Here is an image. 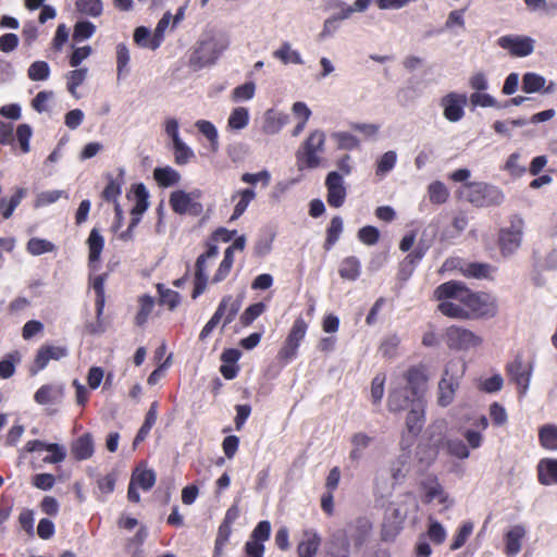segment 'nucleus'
Here are the masks:
<instances>
[{
	"label": "nucleus",
	"instance_id": "f257e3e1",
	"mask_svg": "<svg viewBox=\"0 0 557 557\" xmlns=\"http://www.w3.org/2000/svg\"><path fill=\"white\" fill-rule=\"evenodd\" d=\"M448 313L454 315V319L469 320L481 318H493L497 314L498 304L494 296L486 293H473L469 289L466 308H455L447 306Z\"/></svg>",
	"mask_w": 557,
	"mask_h": 557
},
{
	"label": "nucleus",
	"instance_id": "f03ea898",
	"mask_svg": "<svg viewBox=\"0 0 557 557\" xmlns=\"http://www.w3.org/2000/svg\"><path fill=\"white\" fill-rule=\"evenodd\" d=\"M466 368V362L460 358L450 359L445 364L437 386V404L441 407H447L454 401Z\"/></svg>",
	"mask_w": 557,
	"mask_h": 557
},
{
	"label": "nucleus",
	"instance_id": "7ed1b4c3",
	"mask_svg": "<svg viewBox=\"0 0 557 557\" xmlns=\"http://www.w3.org/2000/svg\"><path fill=\"white\" fill-rule=\"evenodd\" d=\"M325 133L321 129H313L296 152L297 166L299 170L315 169L321 164V153L325 147Z\"/></svg>",
	"mask_w": 557,
	"mask_h": 557
},
{
	"label": "nucleus",
	"instance_id": "20e7f679",
	"mask_svg": "<svg viewBox=\"0 0 557 557\" xmlns=\"http://www.w3.org/2000/svg\"><path fill=\"white\" fill-rule=\"evenodd\" d=\"M459 198L476 207L498 205L503 201V193L495 186L482 182L466 183L457 190Z\"/></svg>",
	"mask_w": 557,
	"mask_h": 557
},
{
	"label": "nucleus",
	"instance_id": "39448f33",
	"mask_svg": "<svg viewBox=\"0 0 557 557\" xmlns=\"http://www.w3.org/2000/svg\"><path fill=\"white\" fill-rule=\"evenodd\" d=\"M468 292L469 288L461 282L449 281L441 284L434 290V298L440 301L438 311L454 319V315L446 311L448 309L446 306L465 309Z\"/></svg>",
	"mask_w": 557,
	"mask_h": 557
},
{
	"label": "nucleus",
	"instance_id": "423d86ee",
	"mask_svg": "<svg viewBox=\"0 0 557 557\" xmlns=\"http://www.w3.org/2000/svg\"><path fill=\"white\" fill-rule=\"evenodd\" d=\"M228 41L224 37H211L201 41L190 57V64L196 69L212 65L227 49Z\"/></svg>",
	"mask_w": 557,
	"mask_h": 557
},
{
	"label": "nucleus",
	"instance_id": "0eeeda50",
	"mask_svg": "<svg viewBox=\"0 0 557 557\" xmlns=\"http://www.w3.org/2000/svg\"><path fill=\"white\" fill-rule=\"evenodd\" d=\"M444 341L449 349L468 351L483 345V337L462 326L451 325L444 332Z\"/></svg>",
	"mask_w": 557,
	"mask_h": 557
},
{
	"label": "nucleus",
	"instance_id": "6e6552de",
	"mask_svg": "<svg viewBox=\"0 0 557 557\" xmlns=\"http://www.w3.org/2000/svg\"><path fill=\"white\" fill-rule=\"evenodd\" d=\"M308 331V323L302 317L295 319L281 349L278 350L277 358L288 363L294 360L298 355V349L301 342L306 337Z\"/></svg>",
	"mask_w": 557,
	"mask_h": 557
},
{
	"label": "nucleus",
	"instance_id": "1a4fd4ad",
	"mask_svg": "<svg viewBox=\"0 0 557 557\" xmlns=\"http://www.w3.org/2000/svg\"><path fill=\"white\" fill-rule=\"evenodd\" d=\"M201 195L200 189L191 191L174 190L170 195L169 203L171 209L177 214L198 215L202 212V205L199 202Z\"/></svg>",
	"mask_w": 557,
	"mask_h": 557
},
{
	"label": "nucleus",
	"instance_id": "9d476101",
	"mask_svg": "<svg viewBox=\"0 0 557 557\" xmlns=\"http://www.w3.org/2000/svg\"><path fill=\"white\" fill-rule=\"evenodd\" d=\"M533 369V362L524 361L520 356H517L506 366L508 377L515 383L520 397H524L528 393Z\"/></svg>",
	"mask_w": 557,
	"mask_h": 557
},
{
	"label": "nucleus",
	"instance_id": "9b49d317",
	"mask_svg": "<svg viewBox=\"0 0 557 557\" xmlns=\"http://www.w3.org/2000/svg\"><path fill=\"white\" fill-rule=\"evenodd\" d=\"M462 423L471 422L472 428H460L459 432L466 440L470 449H479L484 441L483 432L488 428V420L484 414H471L461 419Z\"/></svg>",
	"mask_w": 557,
	"mask_h": 557
},
{
	"label": "nucleus",
	"instance_id": "f8f14e48",
	"mask_svg": "<svg viewBox=\"0 0 557 557\" xmlns=\"http://www.w3.org/2000/svg\"><path fill=\"white\" fill-rule=\"evenodd\" d=\"M219 255V248L216 245L209 244L208 249L205 253L200 255L196 262V273L194 282V290L191 297L196 299L206 289L208 283V263L214 261Z\"/></svg>",
	"mask_w": 557,
	"mask_h": 557
},
{
	"label": "nucleus",
	"instance_id": "ddd939ff",
	"mask_svg": "<svg viewBox=\"0 0 557 557\" xmlns=\"http://www.w3.org/2000/svg\"><path fill=\"white\" fill-rule=\"evenodd\" d=\"M156 483V473L151 469H147L144 465L138 466L132 473L131 482L127 491L129 502L139 503L140 495L138 490L147 492L153 487Z\"/></svg>",
	"mask_w": 557,
	"mask_h": 557
},
{
	"label": "nucleus",
	"instance_id": "4468645a",
	"mask_svg": "<svg viewBox=\"0 0 557 557\" xmlns=\"http://www.w3.org/2000/svg\"><path fill=\"white\" fill-rule=\"evenodd\" d=\"M498 46L507 50L516 58H525L533 53L535 40L532 37L523 35H506L497 40Z\"/></svg>",
	"mask_w": 557,
	"mask_h": 557
},
{
	"label": "nucleus",
	"instance_id": "2eb2a0df",
	"mask_svg": "<svg viewBox=\"0 0 557 557\" xmlns=\"http://www.w3.org/2000/svg\"><path fill=\"white\" fill-rule=\"evenodd\" d=\"M523 221L516 219L511 225L500 231L499 246L504 256L512 255L521 245Z\"/></svg>",
	"mask_w": 557,
	"mask_h": 557
},
{
	"label": "nucleus",
	"instance_id": "dca6fc26",
	"mask_svg": "<svg viewBox=\"0 0 557 557\" xmlns=\"http://www.w3.org/2000/svg\"><path fill=\"white\" fill-rule=\"evenodd\" d=\"M325 187L327 190L326 200L333 208H341L347 197V188L342 174L332 171L326 175Z\"/></svg>",
	"mask_w": 557,
	"mask_h": 557
},
{
	"label": "nucleus",
	"instance_id": "f3484780",
	"mask_svg": "<svg viewBox=\"0 0 557 557\" xmlns=\"http://www.w3.org/2000/svg\"><path fill=\"white\" fill-rule=\"evenodd\" d=\"M527 534V527L522 523L507 528L504 533V554L507 557H516L523 547Z\"/></svg>",
	"mask_w": 557,
	"mask_h": 557
},
{
	"label": "nucleus",
	"instance_id": "a211bd4d",
	"mask_svg": "<svg viewBox=\"0 0 557 557\" xmlns=\"http://www.w3.org/2000/svg\"><path fill=\"white\" fill-rule=\"evenodd\" d=\"M467 96L465 94L450 92L441 99L444 117L453 123L460 121L465 115Z\"/></svg>",
	"mask_w": 557,
	"mask_h": 557
},
{
	"label": "nucleus",
	"instance_id": "6ab92c4d",
	"mask_svg": "<svg viewBox=\"0 0 557 557\" xmlns=\"http://www.w3.org/2000/svg\"><path fill=\"white\" fill-rule=\"evenodd\" d=\"M67 355L69 350L65 346H41L36 354L32 367L29 368V372L30 374L35 375L39 371L44 370L50 360H60Z\"/></svg>",
	"mask_w": 557,
	"mask_h": 557
},
{
	"label": "nucleus",
	"instance_id": "aec40b11",
	"mask_svg": "<svg viewBox=\"0 0 557 557\" xmlns=\"http://www.w3.org/2000/svg\"><path fill=\"white\" fill-rule=\"evenodd\" d=\"M421 486L424 492L426 503L437 502L443 505L444 509H448L453 506L454 502L449 495L444 491L435 476H426L422 482Z\"/></svg>",
	"mask_w": 557,
	"mask_h": 557
},
{
	"label": "nucleus",
	"instance_id": "412c9836",
	"mask_svg": "<svg viewBox=\"0 0 557 557\" xmlns=\"http://www.w3.org/2000/svg\"><path fill=\"white\" fill-rule=\"evenodd\" d=\"M321 544L322 537L315 529H304L301 539L297 545L298 557H315Z\"/></svg>",
	"mask_w": 557,
	"mask_h": 557
},
{
	"label": "nucleus",
	"instance_id": "4be33fe9",
	"mask_svg": "<svg viewBox=\"0 0 557 557\" xmlns=\"http://www.w3.org/2000/svg\"><path fill=\"white\" fill-rule=\"evenodd\" d=\"M409 408L406 426L410 436L414 437L424 424L425 401L424 399L413 398Z\"/></svg>",
	"mask_w": 557,
	"mask_h": 557
},
{
	"label": "nucleus",
	"instance_id": "5701e85b",
	"mask_svg": "<svg viewBox=\"0 0 557 557\" xmlns=\"http://www.w3.org/2000/svg\"><path fill=\"white\" fill-rule=\"evenodd\" d=\"M537 482L544 486L557 485V458L545 457L536 465Z\"/></svg>",
	"mask_w": 557,
	"mask_h": 557
},
{
	"label": "nucleus",
	"instance_id": "b1692460",
	"mask_svg": "<svg viewBox=\"0 0 557 557\" xmlns=\"http://www.w3.org/2000/svg\"><path fill=\"white\" fill-rule=\"evenodd\" d=\"M428 376L422 367H413L406 373V386L413 395V398L423 399Z\"/></svg>",
	"mask_w": 557,
	"mask_h": 557
},
{
	"label": "nucleus",
	"instance_id": "393cba45",
	"mask_svg": "<svg viewBox=\"0 0 557 557\" xmlns=\"http://www.w3.org/2000/svg\"><path fill=\"white\" fill-rule=\"evenodd\" d=\"M288 115L275 109H268L263 114L262 132L275 135L288 123Z\"/></svg>",
	"mask_w": 557,
	"mask_h": 557
},
{
	"label": "nucleus",
	"instance_id": "a878e982",
	"mask_svg": "<svg viewBox=\"0 0 557 557\" xmlns=\"http://www.w3.org/2000/svg\"><path fill=\"white\" fill-rule=\"evenodd\" d=\"M89 250L88 262L94 270L99 268L101 252L104 247V238L97 228H92L87 238Z\"/></svg>",
	"mask_w": 557,
	"mask_h": 557
},
{
	"label": "nucleus",
	"instance_id": "bb28decb",
	"mask_svg": "<svg viewBox=\"0 0 557 557\" xmlns=\"http://www.w3.org/2000/svg\"><path fill=\"white\" fill-rule=\"evenodd\" d=\"M413 395L408 387H394L389 395L387 405L391 411L398 412L411 407Z\"/></svg>",
	"mask_w": 557,
	"mask_h": 557
},
{
	"label": "nucleus",
	"instance_id": "cd10ccee",
	"mask_svg": "<svg viewBox=\"0 0 557 557\" xmlns=\"http://www.w3.org/2000/svg\"><path fill=\"white\" fill-rule=\"evenodd\" d=\"M63 395L64 388L62 385L46 384L36 391L34 400L39 405H51L59 403Z\"/></svg>",
	"mask_w": 557,
	"mask_h": 557
},
{
	"label": "nucleus",
	"instance_id": "c85d7f7f",
	"mask_svg": "<svg viewBox=\"0 0 557 557\" xmlns=\"http://www.w3.org/2000/svg\"><path fill=\"white\" fill-rule=\"evenodd\" d=\"M256 198V193L252 188H245L235 191L232 200L236 201L231 221L237 220L247 210L250 202Z\"/></svg>",
	"mask_w": 557,
	"mask_h": 557
},
{
	"label": "nucleus",
	"instance_id": "c756f323",
	"mask_svg": "<svg viewBox=\"0 0 557 557\" xmlns=\"http://www.w3.org/2000/svg\"><path fill=\"white\" fill-rule=\"evenodd\" d=\"M71 451L77 460H86L94 455V441L89 433L76 438L71 446Z\"/></svg>",
	"mask_w": 557,
	"mask_h": 557
},
{
	"label": "nucleus",
	"instance_id": "7c9ffc66",
	"mask_svg": "<svg viewBox=\"0 0 557 557\" xmlns=\"http://www.w3.org/2000/svg\"><path fill=\"white\" fill-rule=\"evenodd\" d=\"M153 178L160 187L166 188L180 183L182 176L172 166H159L153 170Z\"/></svg>",
	"mask_w": 557,
	"mask_h": 557
},
{
	"label": "nucleus",
	"instance_id": "2f4dec72",
	"mask_svg": "<svg viewBox=\"0 0 557 557\" xmlns=\"http://www.w3.org/2000/svg\"><path fill=\"white\" fill-rule=\"evenodd\" d=\"M539 443L548 451H557V425L547 423L539 428Z\"/></svg>",
	"mask_w": 557,
	"mask_h": 557
},
{
	"label": "nucleus",
	"instance_id": "473e14b6",
	"mask_svg": "<svg viewBox=\"0 0 557 557\" xmlns=\"http://www.w3.org/2000/svg\"><path fill=\"white\" fill-rule=\"evenodd\" d=\"M242 307V299L234 298L233 296H225L216 310L222 309V318L224 319V325L230 324L237 315Z\"/></svg>",
	"mask_w": 557,
	"mask_h": 557
},
{
	"label": "nucleus",
	"instance_id": "72a5a7b5",
	"mask_svg": "<svg viewBox=\"0 0 557 557\" xmlns=\"http://www.w3.org/2000/svg\"><path fill=\"white\" fill-rule=\"evenodd\" d=\"M273 57L284 64H302L304 60L299 51L293 49L288 41L282 42L278 49L273 51Z\"/></svg>",
	"mask_w": 557,
	"mask_h": 557
},
{
	"label": "nucleus",
	"instance_id": "f704fd0d",
	"mask_svg": "<svg viewBox=\"0 0 557 557\" xmlns=\"http://www.w3.org/2000/svg\"><path fill=\"white\" fill-rule=\"evenodd\" d=\"M338 273L344 280L356 281L361 273L360 260L354 256L345 258L341 262Z\"/></svg>",
	"mask_w": 557,
	"mask_h": 557
},
{
	"label": "nucleus",
	"instance_id": "c9c22d12",
	"mask_svg": "<svg viewBox=\"0 0 557 557\" xmlns=\"http://www.w3.org/2000/svg\"><path fill=\"white\" fill-rule=\"evenodd\" d=\"M351 450L349 458L354 461H358L362 458L364 449H367L372 443V437L363 432H358L351 437Z\"/></svg>",
	"mask_w": 557,
	"mask_h": 557
},
{
	"label": "nucleus",
	"instance_id": "e433bc0d",
	"mask_svg": "<svg viewBox=\"0 0 557 557\" xmlns=\"http://www.w3.org/2000/svg\"><path fill=\"white\" fill-rule=\"evenodd\" d=\"M249 120V110L245 107H236L227 119V126L232 131H242L248 125Z\"/></svg>",
	"mask_w": 557,
	"mask_h": 557
},
{
	"label": "nucleus",
	"instance_id": "4c0bfd02",
	"mask_svg": "<svg viewBox=\"0 0 557 557\" xmlns=\"http://www.w3.org/2000/svg\"><path fill=\"white\" fill-rule=\"evenodd\" d=\"M154 298L150 295H141L138 297V311L135 315V323L137 325H144L154 308Z\"/></svg>",
	"mask_w": 557,
	"mask_h": 557
},
{
	"label": "nucleus",
	"instance_id": "58836bf2",
	"mask_svg": "<svg viewBox=\"0 0 557 557\" xmlns=\"http://www.w3.org/2000/svg\"><path fill=\"white\" fill-rule=\"evenodd\" d=\"M148 190L143 184H139L134 188L135 205L131 210L133 218L138 216L140 219L144 212L148 209Z\"/></svg>",
	"mask_w": 557,
	"mask_h": 557
},
{
	"label": "nucleus",
	"instance_id": "ea45409f",
	"mask_svg": "<svg viewBox=\"0 0 557 557\" xmlns=\"http://www.w3.org/2000/svg\"><path fill=\"white\" fill-rule=\"evenodd\" d=\"M331 138L335 141L336 147L342 150H356L360 147L358 137L348 132H333Z\"/></svg>",
	"mask_w": 557,
	"mask_h": 557
},
{
	"label": "nucleus",
	"instance_id": "a19ab883",
	"mask_svg": "<svg viewBox=\"0 0 557 557\" xmlns=\"http://www.w3.org/2000/svg\"><path fill=\"white\" fill-rule=\"evenodd\" d=\"M462 275L474 278H486L494 273V268L486 263H468L460 268Z\"/></svg>",
	"mask_w": 557,
	"mask_h": 557
},
{
	"label": "nucleus",
	"instance_id": "79ce46f5",
	"mask_svg": "<svg viewBox=\"0 0 557 557\" xmlns=\"http://www.w3.org/2000/svg\"><path fill=\"white\" fill-rule=\"evenodd\" d=\"M197 129L209 140L210 147L212 151H218L219 149V134L216 127L207 120H198L195 123Z\"/></svg>",
	"mask_w": 557,
	"mask_h": 557
},
{
	"label": "nucleus",
	"instance_id": "37998d69",
	"mask_svg": "<svg viewBox=\"0 0 557 557\" xmlns=\"http://www.w3.org/2000/svg\"><path fill=\"white\" fill-rule=\"evenodd\" d=\"M546 79L544 76L528 72L522 76V90L527 94L540 92L545 87Z\"/></svg>",
	"mask_w": 557,
	"mask_h": 557
},
{
	"label": "nucleus",
	"instance_id": "c03bdc74",
	"mask_svg": "<svg viewBox=\"0 0 557 557\" xmlns=\"http://www.w3.org/2000/svg\"><path fill=\"white\" fill-rule=\"evenodd\" d=\"M131 54L125 44H119L116 46V75L117 78L126 76L129 73Z\"/></svg>",
	"mask_w": 557,
	"mask_h": 557
},
{
	"label": "nucleus",
	"instance_id": "a18cd8bd",
	"mask_svg": "<svg viewBox=\"0 0 557 557\" xmlns=\"http://www.w3.org/2000/svg\"><path fill=\"white\" fill-rule=\"evenodd\" d=\"M21 362V354L12 351L0 360V377L9 379L15 373V367Z\"/></svg>",
	"mask_w": 557,
	"mask_h": 557
},
{
	"label": "nucleus",
	"instance_id": "49530a36",
	"mask_svg": "<svg viewBox=\"0 0 557 557\" xmlns=\"http://www.w3.org/2000/svg\"><path fill=\"white\" fill-rule=\"evenodd\" d=\"M474 529V524L471 521H465L461 523V525L457 529L453 542L450 544V550H457L461 548L470 535L472 534Z\"/></svg>",
	"mask_w": 557,
	"mask_h": 557
},
{
	"label": "nucleus",
	"instance_id": "de8ad7c7",
	"mask_svg": "<svg viewBox=\"0 0 557 557\" xmlns=\"http://www.w3.org/2000/svg\"><path fill=\"white\" fill-rule=\"evenodd\" d=\"M88 70L86 67L76 69L66 75V86L70 94L75 97L79 98V95L77 94V88L85 82L87 77Z\"/></svg>",
	"mask_w": 557,
	"mask_h": 557
},
{
	"label": "nucleus",
	"instance_id": "09e8293b",
	"mask_svg": "<svg viewBox=\"0 0 557 557\" xmlns=\"http://www.w3.org/2000/svg\"><path fill=\"white\" fill-rule=\"evenodd\" d=\"M173 150L175 163L178 165H185L195 158V152L183 139L173 144Z\"/></svg>",
	"mask_w": 557,
	"mask_h": 557
},
{
	"label": "nucleus",
	"instance_id": "8fccbe9b",
	"mask_svg": "<svg viewBox=\"0 0 557 557\" xmlns=\"http://www.w3.org/2000/svg\"><path fill=\"white\" fill-rule=\"evenodd\" d=\"M446 448L450 456L458 459H467L470 457V447L460 438H448Z\"/></svg>",
	"mask_w": 557,
	"mask_h": 557
},
{
	"label": "nucleus",
	"instance_id": "3c124183",
	"mask_svg": "<svg viewBox=\"0 0 557 557\" xmlns=\"http://www.w3.org/2000/svg\"><path fill=\"white\" fill-rule=\"evenodd\" d=\"M426 535L432 543L441 545L447 537V531L441 522L430 518Z\"/></svg>",
	"mask_w": 557,
	"mask_h": 557
},
{
	"label": "nucleus",
	"instance_id": "603ef678",
	"mask_svg": "<svg viewBox=\"0 0 557 557\" xmlns=\"http://www.w3.org/2000/svg\"><path fill=\"white\" fill-rule=\"evenodd\" d=\"M160 296V304L166 306L170 310H174L181 302V296L177 292L166 288L163 284L157 285Z\"/></svg>",
	"mask_w": 557,
	"mask_h": 557
},
{
	"label": "nucleus",
	"instance_id": "864d4df0",
	"mask_svg": "<svg viewBox=\"0 0 557 557\" xmlns=\"http://www.w3.org/2000/svg\"><path fill=\"white\" fill-rule=\"evenodd\" d=\"M32 136L33 128L28 124L23 123L16 127L14 141L16 140L23 153L29 152Z\"/></svg>",
	"mask_w": 557,
	"mask_h": 557
},
{
	"label": "nucleus",
	"instance_id": "5fc2aeb1",
	"mask_svg": "<svg viewBox=\"0 0 557 557\" xmlns=\"http://www.w3.org/2000/svg\"><path fill=\"white\" fill-rule=\"evenodd\" d=\"M55 250V245L47 239L33 237L27 243V251L33 256H40Z\"/></svg>",
	"mask_w": 557,
	"mask_h": 557
},
{
	"label": "nucleus",
	"instance_id": "6e6d98bb",
	"mask_svg": "<svg viewBox=\"0 0 557 557\" xmlns=\"http://www.w3.org/2000/svg\"><path fill=\"white\" fill-rule=\"evenodd\" d=\"M428 193L430 201L437 205L446 202L449 197L447 187L440 181L431 183L428 187Z\"/></svg>",
	"mask_w": 557,
	"mask_h": 557
},
{
	"label": "nucleus",
	"instance_id": "4d7b16f0",
	"mask_svg": "<svg viewBox=\"0 0 557 557\" xmlns=\"http://www.w3.org/2000/svg\"><path fill=\"white\" fill-rule=\"evenodd\" d=\"M62 197L67 198L69 196L63 190H59V189L41 191V193L37 194L35 202H34V207L40 208V207L49 206L51 203L57 202Z\"/></svg>",
	"mask_w": 557,
	"mask_h": 557
},
{
	"label": "nucleus",
	"instance_id": "13d9d810",
	"mask_svg": "<svg viewBox=\"0 0 557 557\" xmlns=\"http://www.w3.org/2000/svg\"><path fill=\"white\" fill-rule=\"evenodd\" d=\"M256 84L253 82H246L232 91V100L234 102L249 101L255 97Z\"/></svg>",
	"mask_w": 557,
	"mask_h": 557
},
{
	"label": "nucleus",
	"instance_id": "bf43d9fd",
	"mask_svg": "<svg viewBox=\"0 0 557 557\" xmlns=\"http://www.w3.org/2000/svg\"><path fill=\"white\" fill-rule=\"evenodd\" d=\"M27 74L32 81H46L50 75V66L45 61H35L29 65Z\"/></svg>",
	"mask_w": 557,
	"mask_h": 557
},
{
	"label": "nucleus",
	"instance_id": "052dcab7",
	"mask_svg": "<svg viewBox=\"0 0 557 557\" xmlns=\"http://www.w3.org/2000/svg\"><path fill=\"white\" fill-rule=\"evenodd\" d=\"M396 161L397 154L395 151L389 150L385 152L376 162V174L384 176L394 169Z\"/></svg>",
	"mask_w": 557,
	"mask_h": 557
},
{
	"label": "nucleus",
	"instance_id": "680f3d73",
	"mask_svg": "<svg viewBox=\"0 0 557 557\" xmlns=\"http://www.w3.org/2000/svg\"><path fill=\"white\" fill-rule=\"evenodd\" d=\"M134 41L143 47L151 50H156L159 47H153L154 34L151 35L150 30L145 26H139L134 32Z\"/></svg>",
	"mask_w": 557,
	"mask_h": 557
},
{
	"label": "nucleus",
	"instance_id": "e2e57ef3",
	"mask_svg": "<svg viewBox=\"0 0 557 557\" xmlns=\"http://www.w3.org/2000/svg\"><path fill=\"white\" fill-rule=\"evenodd\" d=\"M77 10L86 15L99 16L102 13L101 0H77Z\"/></svg>",
	"mask_w": 557,
	"mask_h": 557
},
{
	"label": "nucleus",
	"instance_id": "0e129e2a",
	"mask_svg": "<svg viewBox=\"0 0 557 557\" xmlns=\"http://www.w3.org/2000/svg\"><path fill=\"white\" fill-rule=\"evenodd\" d=\"M96 32V26L89 21L76 23L73 33V39L77 42L90 38Z\"/></svg>",
	"mask_w": 557,
	"mask_h": 557
},
{
	"label": "nucleus",
	"instance_id": "69168bd1",
	"mask_svg": "<svg viewBox=\"0 0 557 557\" xmlns=\"http://www.w3.org/2000/svg\"><path fill=\"white\" fill-rule=\"evenodd\" d=\"M399 344L400 338L397 335H387L381 343L380 351L384 357L394 358L397 355Z\"/></svg>",
	"mask_w": 557,
	"mask_h": 557
},
{
	"label": "nucleus",
	"instance_id": "338daca9",
	"mask_svg": "<svg viewBox=\"0 0 557 557\" xmlns=\"http://www.w3.org/2000/svg\"><path fill=\"white\" fill-rule=\"evenodd\" d=\"M47 451L49 455L42 459L45 463H60L66 458V449L60 444H49V446H47Z\"/></svg>",
	"mask_w": 557,
	"mask_h": 557
},
{
	"label": "nucleus",
	"instance_id": "774afa93",
	"mask_svg": "<svg viewBox=\"0 0 557 557\" xmlns=\"http://www.w3.org/2000/svg\"><path fill=\"white\" fill-rule=\"evenodd\" d=\"M358 239L368 246L375 245L380 239V231L372 225H367L358 231Z\"/></svg>",
	"mask_w": 557,
	"mask_h": 557
}]
</instances>
